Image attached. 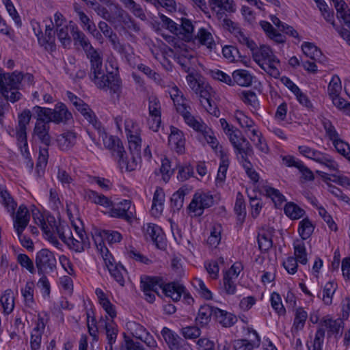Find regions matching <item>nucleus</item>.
<instances>
[{"label": "nucleus", "instance_id": "1", "mask_svg": "<svg viewBox=\"0 0 350 350\" xmlns=\"http://www.w3.org/2000/svg\"><path fill=\"white\" fill-rule=\"evenodd\" d=\"M90 70L89 77L94 85L99 89L109 90L111 94L118 96L121 93L122 80L118 74V68L115 71L104 72L103 66V57L101 55L90 60Z\"/></svg>", "mask_w": 350, "mask_h": 350}, {"label": "nucleus", "instance_id": "2", "mask_svg": "<svg viewBox=\"0 0 350 350\" xmlns=\"http://www.w3.org/2000/svg\"><path fill=\"white\" fill-rule=\"evenodd\" d=\"M0 202L6 208L8 211L11 213L14 219V228L15 231L18 233L23 232L30 219V215L27 208L25 205L21 204L18 207L16 214L14 215L17 204L7 190L0 191Z\"/></svg>", "mask_w": 350, "mask_h": 350}, {"label": "nucleus", "instance_id": "3", "mask_svg": "<svg viewBox=\"0 0 350 350\" xmlns=\"http://www.w3.org/2000/svg\"><path fill=\"white\" fill-rule=\"evenodd\" d=\"M74 228L77 237L80 239V241L74 238L69 226L64 225L55 226V231L58 234L59 237L70 249L77 252H81L85 249L90 248L91 244L85 232L75 225Z\"/></svg>", "mask_w": 350, "mask_h": 350}, {"label": "nucleus", "instance_id": "4", "mask_svg": "<svg viewBox=\"0 0 350 350\" xmlns=\"http://www.w3.org/2000/svg\"><path fill=\"white\" fill-rule=\"evenodd\" d=\"M21 75L18 71L5 73L0 68V93L5 100L14 103L19 100L22 94L18 91V82Z\"/></svg>", "mask_w": 350, "mask_h": 350}, {"label": "nucleus", "instance_id": "5", "mask_svg": "<svg viewBox=\"0 0 350 350\" xmlns=\"http://www.w3.org/2000/svg\"><path fill=\"white\" fill-rule=\"evenodd\" d=\"M69 100L80 111L84 118L92 125L100 133L103 134V129L101 122L97 119L94 112L89 107L88 105L71 92H67Z\"/></svg>", "mask_w": 350, "mask_h": 350}, {"label": "nucleus", "instance_id": "6", "mask_svg": "<svg viewBox=\"0 0 350 350\" xmlns=\"http://www.w3.org/2000/svg\"><path fill=\"white\" fill-rule=\"evenodd\" d=\"M129 147L131 154V159L128 160L125 156L126 152L124 150L122 157L120 161H118L120 168H125L126 171L131 172L135 170L137 165L141 161V142L142 139L137 137L136 139L128 138Z\"/></svg>", "mask_w": 350, "mask_h": 350}, {"label": "nucleus", "instance_id": "7", "mask_svg": "<svg viewBox=\"0 0 350 350\" xmlns=\"http://www.w3.org/2000/svg\"><path fill=\"white\" fill-rule=\"evenodd\" d=\"M214 204V198L208 192L198 191L195 193L188 206V210L192 217L201 216L205 208H208Z\"/></svg>", "mask_w": 350, "mask_h": 350}, {"label": "nucleus", "instance_id": "8", "mask_svg": "<svg viewBox=\"0 0 350 350\" xmlns=\"http://www.w3.org/2000/svg\"><path fill=\"white\" fill-rule=\"evenodd\" d=\"M70 32L72 35L75 44H79L83 48L89 60L101 55L100 53L92 46L89 39L77 25H70Z\"/></svg>", "mask_w": 350, "mask_h": 350}, {"label": "nucleus", "instance_id": "9", "mask_svg": "<svg viewBox=\"0 0 350 350\" xmlns=\"http://www.w3.org/2000/svg\"><path fill=\"white\" fill-rule=\"evenodd\" d=\"M161 282L162 280L157 277L145 276L141 278L140 287L147 301L153 303L155 300V295L161 296Z\"/></svg>", "mask_w": 350, "mask_h": 350}, {"label": "nucleus", "instance_id": "10", "mask_svg": "<svg viewBox=\"0 0 350 350\" xmlns=\"http://www.w3.org/2000/svg\"><path fill=\"white\" fill-rule=\"evenodd\" d=\"M35 261L40 274L52 272L56 267V258L48 249H42L38 252Z\"/></svg>", "mask_w": 350, "mask_h": 350}, {"label": "nucleus", "instance_id": "11", "mask_svg": "<svg viewBox=\"0 0 350 350\" xmlns=\"http://www.w3.org/2000/svg\"><path fill=\"white\" fill-rule=\"evenodd\" d=\"M131 202L124 200L120 202L110 206L109 215L111 217L120 218L129 223L132 221L133 215L131 211Z\"/></svg>", "mask_w": 350, "mask_h": 350}, {"label": "nucleus", "instance_id": "12", "mask_svg": "<svg viewBox=\"0 0 350 350\" xmlns=\"http://www.w3.org/2000/svg\"><path fill=\"white\" fill-rule=\"evenodd\" d=\"M105 265L111 275V276L121 286L124 284V274L126 270L120 263H116L114 261L111 254L109 256L103 258Z\"/></svg>", "mask_w": 350, "mask_h": 350}, {"label": "nucleus", "instance_id": "13", "mask_svg": "<svg viewBox=\"0 0 350 350\" xmlns=\"http://www.w3.org/2000/svg\"><path fill=\"white\" fill-rule=\"evenodd\" d=\"M50 124L45 121L36 122L33 131V137L38 140L46 146H49L51 143V137L49 134Z\"/></svg>", "mask_w": 350, "mask_h": 350}, {"label": "nucleus", "instance_id": "14", "mask_svg": "<svg viewBox=\"0 0 350 350\" xmlns=\"http://www.w3.org/2000/svg\"><path fill=\"white\" fill-rule=\"evenodd\" d=\"M103 129L104 128L103 127ZM97 132L99 136L103 138L105 147L111 150L113 154L118 158V161H120V159L122 157V152H124V147L120 139L111 135L108 137L105 129H103V134L100 133L98 131Z\"/></svg>", "mask_w": 350, "mask_h": 350}, {"label": "nucleus", "instance_id": "15", "mask_svg": "<svg viewBox=\"0 0 350 350\" xmlns=\"http://www.w3.org/2000/svg\"><path fill=\"white\" fill-rule=\"evenodd\" d=\"M72 119V115L63 103H57L52 109V117L50 120L55 124H66Z\"/></svg>", "mask_w": 350, "mask_h": 350}, {"label": "nucleus", "instance_id": "16", "mask_svg": "<svg viewBox=\"0 0 350 350\" xmlns=\"http://www.w3.org/2000/svg\"><path fill=\"white\" fill-rule=\"evenodd\" d=\"M144 236L146 240L152 241L158 247L163 245V233L162 229L154 224H147L144 227Z\"/></svg>", "mask_w": 350, "mask_h": 350}, {"label": "nucleus", "instance_id": "17", "mask_svg": "<svg viewBox=\"0 0 350 350\" xmlns=\"http://www.w3.org/2000/svg\"><path fill=\"white\" fill-rule=\"evenodd\" d=\"M184 291L185 286L182 284L176 282L163 284L162 282L160 293H161L166 297H170L174 301H178L180 300Z\"/></svg>", "mask_w": 350, "mask_h": 350}, {"label": "nucleus", "instance_id": "18", "mask_svg": "<svg viewBox=\"0 0 350 350\" xmlns=\"http://www.w3.org/2000/svg\"><path fill=\"white\" fill-rule=\"evenodd\" d=\"M161 334L170 350H176L186 341L177 333L167 327L162 329Z\"/></svg>", "mask_w": 350, "mask_h": 350}, {"label": "nucleus", "instance_id": "19", "mask_svg": "<svg viewBox=\"0 0 350 350\" xmlns=\"http://www.w3.org/2000/svg\"><path fill=\"white\" fill-rule=\"evenodd\" d=\"M248 332L252 333L254 339L250 340L246 339L236 340L233 344L234 350H253L255 347H259L260 338L256 331L248 329Z\"/></svg>", "mask_w": 350, "mask_h": 350}, {"label": "nucleus", "instance_id": "20", "mask_svg": "<svg viewBox=\"0 0 350 350\" xmlns=\"http://www.w3.org/2000/svg\"><path fill=\"white\" fill-rule=\"evenodd\" d=\"M98 28L104 36L109 40L114 50L119 53H124V46L120 43L116 33L112 31L111 28L105 22L100 21L98 23Z\"/></svg>", "mask_w": 350, "mask_h": 350}, {"label": "nucleus", "instance_id": "21", "mask_svg": "<svg viewBox=\"0 0 350 350\" xmlns=\"http://www.w3.org/2000/svg\"><path fill=\"white\" fill-rule=\"evenodd\" d=\"M334 8L336 10V16L338 19L347 26L350 31V10L343 0H332Z\"/></svg>", "mask_w": 350, "mask_h": 350}, {"label": "nucleus", "instance_id": "22", "mask_svg": "<svg viewBox=\"0 0 350 350\" xmlns=\"http://www.w3.org/2000/svg\"><path fill=\"white\" fill-rule=\"evenodd\" d=\"M215 310H216V308L210 305L201 306L196 318L197 324L201 327L207 325L211 319V317H215Z\"/></svg>", "mask_w": 350, "mask_h": 350}, {"label": "nucleus", "instance_id": "23", "mask_svg": "<svg viewBox=\"0 0 350 350\" xmlns=\"http://www.w3.org/2000/svg\"><path fill=\"white\" fill-rule=\"evenodd\" d=\"M273 233L274 229L273 228H267L266 230L262 229L261 232L258 234V243L261 251L267 252L272 247Z\"/></svg>", "mask_w": 350, "mask_h": 350}, {"label": "nucleus", "instance_id": "24", "mask_svg": "<svg viewBox=\"0 0 350 350\" xmlns=\"http://www.w3.org/2000/svg\"><path fill=\"white\" fill-rule=\"evenodd\" d=\"M208 3L211 9L217 12V14L235 12L233 0H209Z\"/></svg>", "mask_w": 350, "mask_h": 350}, {"label": "nucleus", "instance_id": "25", "mask_svg": "<svg viewBox=\"0 0 350 350\" xmlns=\"http://www.w3.org/2000/svg\"><path fill=\"white\" fill-rule=\"evenodd\" d=\"M194 27L191 21L187 18H182L181 24L178 25L176 35L186 42H189L193 38V31Z\"/></svg>", "mask_w": 350, "mask_h": 350}, {"label": "nucleus", "instance_id": "26", "mask_svg": "<svg viewBox=\"0 0 350 350\" xmlns=\"http://www.w3.org/2000/svg\"><path fill=\"white\" fill-rule=\"evenodd\" d=\"M214 317L217 321L226 327L232 326L237 321L235 315L218 308H216V310H215Z\"/></svg>", "mask_w": 350, "mask_h": 350}, {"label": "nucleus", "instance_id": "27", "mask_svg": "<svg viewBox=\"0 0 350 350\" xmlns=\"http://www.w3.org/2000/svg\"><path fill=\"white\" fill-rule=\"evenodd\" d=\"M191 188L185 185L181 187L171 197V206L174 210H180L184 202V198L191 191Z\"/></svg>", "mask_w": 350, "mask_h": 350}, {"label": "nucleus", "instance_id": "28", "mask_svg": "<svg viewBox=\"0 0 350 350\" xmlns=\"http://www.w3.org/2000/svg\"><path fill=\"white\" fill-rule=\"evenodd\" d=\"M252 76L245 70H236L232 72L233 85L237 83L240 86H250L252 83Z\"/></svg>", "mask_w": 350, "mask_h": 350}, {"label": "nucleus", "instance_id": "29", "mask_svg": "<svg viewBox=\"0 0 350 350\" xmlns=\"http://www.w3.org/2000/svg\"><path fill=\"white\" fill-rule=\"evenodd\" d=\"M59 148L62 150H68L76 142V134L72 131H67L59 135L57 138Z\"/></svg>", "mask_w": 350, "mask_h": 350}, {"label": "nucleus", "instance_id": "30", "mask_svg": "<svg viewBox=\"0 0 350 350\" xmlns=\"http://www.w3.org/2000/svg\"><path fill=\"white\" fill-rule=\"evenodd\" d=\"M195 39L198 40L200 44L206 46L211 51L215 49L216 43L213 35L204 28H200L198 30Z\"/></svg>", "mask_w": 350, "mask_h": 350}, {"label": "nucleus", "instance_id": "31", "mask_svg": "<svg viewBox=\"0 0 350 350\" xmlns=\"http://www.w3.org/2000/svg\"><path fill=\"white\" fill-rule=\"evenodd\" d=\"M85 197L90 202L107 208L112 205V202L107 197L93 190L86 191Z\"/></svg>", "mask_w": 350, "mask_h": 350}, {"label": "nucleus", "instance_id": "32", "mask_svg": "<svg viewBox=\"0 0 350 350\" xmlns=\"http://www.w3.org/2000/svg\"><path fill=\"white\" fill-rule=\"evenodd\" d=\"M275 56V55L273 53L271 49L269 46L263 45L260 48H258L256 51L254 53V55L252 57L254 60L260 66L262 62H265Z\"/></svg>", "mask_w": 350, "mask_h": 350}, {"label": "nucleus", "instance_id": "33", "mask_svg": "<svg viewBox=\"0 0 350 350\" xmlns=\"http://www.w3.org/2000/svg\"><path fill=\"white\" fill-rule=\"evenodd\" d=\"M294 254L295 258L302 265L308 262L307 252L303 239H296L293 242Z\"/></svg>", "mask_w": 350, "mask_h": 350}, {"label": "nucleus", "instance_id": "34", "mask_svg": "<svg viewBox=\"0 0 350 350\" xmlns=\"http://www.w3.org/2000/svg\"><path fill=\"white\" fill-rule=\"evenodd\" d=\"M280 64V60L278 59L276 56L271 57L269 60L262 62L260 67L264 70L267 73H268L270 76L278 78L280 72L279 69L277 67V65Z\"/></svg>", "mask_w": 350, "mask_h": 350}, {"label": "nucleus", "instance_id": "35", "mask_svg": "<svg viewBox=\"0 0 350 350\" xmlns=\"http://www.w3.org/2000/svg\"><path fill=\"white\" fill-rule=\"evenodd\" d=\"M322 326L328 329L329 332L336 334V336L339 335L340 336L342 335L340 329L344 327V322L341 319H337L336 320L329 319L323 321Z\"/></svg>", "mask_w": 350, "mask_h": 350}, {"label": "nucleus", "instance_id": "36", "mask_svg": "<svg viewBox=\"0 0 350 350\" xmlns=\"http://www.w3.org/2000/svg\"><path fill=\"white\" fill-rule=\"evenodd\" d=\"M1 304L5 314H10L14 308V299L12 295V291L7 289L0 298Z\"/></svg>", "mask_w": 350, "mask_h": 350}, {"label": "nucleus", "instance_id": "37", "mask_svg": "<svg viewBox=\"0 0 350 350\" xmlns=\"http://www.w3.org/2000/svg\"><path fill=\"white\" fill-rule=\"evenodd\" d=\"M303 53L314 60L320 59L322 56L321 50L312 42H304L301 45Z\"/></svg>", "mask_w": 350, "mask_h": 350}, {"label": "nucleus", "instance_id": "38", "mask_svg": "<svg viewBox=\"0 0 350 350\" xmlns=\"http://www.w3.org/2000/svg\"><path fill=\"white\" fill-rule=\"evenodd\" d=\"M298 150L303 156L312 159L317 163H319L321 160H322L323 157L325 154L307 146H299L298 147Z\"/></svg>", "mask_w": 350, "mask_h": 350}, {"label": "nucleus", "instance_id": "39", "mask_svg": "<svg viewBox=\"0 0 350 350\" xmlns=\"http://www.w3.org/2000/svg\"><path fill=\"white\" fill-rule=\"evenodd\" d=\"M314 226L308 218H304L299 222L298 232L301 239L306 240L312 234Z\"/></svg>", "mask_w": 350, "mask_h": 350}, {"label": "nucleus", "instance_id": "40", "mask_svg": "<svg viewBox=\"0 0 350 350\" xmlns=\"http://www.w3.org/2000/svg\"><path fill=\"white\" fill-rule=\"evenodd\" d=\"M325 328L319 327L315 334L314 339L307 343L308 350H322V345L325 338Z\"/></svg>", "mask_w": 350, "mask_h": 350}, {"label": "nucleus", "instance_id": "41", "mask_svg": "<svg viewBox=\"0 0 350 350\" xmlns=\"http://www.w3.org/2000/svg\"><path fill=\"white\" fill-rule=\"evenodd\" d=\"M284 213L292 219H298L301 217L305 211L293 202L287 203L284 208Z\"/></svg>", "mask_w": 350, "mask_h": 350}, {"label": "nucleus", "instance_id": "42", "mask_svg": "<svg viewBox=\"0 0 350 350\" xmlns=\"http://www.w3.org/2000/svg\"><path fill=\"white\" fill-rule=\"evenodd\" d=\"M182 116L183 117L186 124L196 131L201 133L202 131H204V129H206L207 126L202 122L199 121L198 119L193 117L191 114L190 110L185 113L183 115H182Z\"/></svg>", "mask_w": 350, "mask_h": 350}, {"label": "nucleus", "instance_id": "43", "mask_svg": "<svg viewBox=\"0 0 350 350\" xmlns=\"http://www.w3.org/2000/svg\"><path fill=\"white\" fill-rule=\"evenodd\" d=\"M239 221H243L246 215V208L243 196L241 192L237 194L236 202L234 208Z\"/></svg>", "mask_w": 350, "mask_h": 350}, {"label": "nucleus", "instance_id": "44", "mask_svg": "<svg viewBox=\"0 0 350 350\" xmlns=\"http://www.w3.org/2000/svg\"><path fill=\"white\" fill-rule=\"evenodd\" d=\"M224 259L223 257L219 258L215 260H211L204 263V267L213 279H217L218 278V273L219 271V264H224Z\"/></svg>", "mask_w": 350, "mask_h": 350}, {"label": "nucleus", "instance_id": "45", "mask_svg": "<svg viewBox=\"0 0 350 350\" xmlns=\"http://www.w3.org/2000/svg\"><path fill=\"white\" fill-rule=\"evenodd\" d=\"M33 111L37 116L36 122H39V120H40L45 121V122H47L48 124L52 122V120H50L52 117V109L36 105L33 108Z\"/></svg>", "mask_w": 350, "mask_h": 350}, {"label": "nucleus", "instance_id": "46", "mask_svg": "<svg viewBox=\"0 0 350 350\" xmlns=\"http://www.w3.org/2000/svg\"><path fill=\"white\" fill-rule=\"evenodd\" d=\"M116 16L123 22L129 28L133 29L134 31H138L139 27L135 23L131 17L120 7L116 8Z\"/></svg>", "mask_w": 350, "mask_h": 350}, {"label": "nucleus", "instance_id": "47", "mask_svg": "<svg viewBox=\"0 0 350 350\" xmlns=\"http://www.w3.org/2000/svg\"><path fill=\"white\" fill-rule=\"evenodd\" d=\"M165 194L163 189L157 188L154 193L152 211H156L157 213H161L163 211V205L164 202Z\"/></svg>", "mask_w": 350, "mask_h": 350}, {"label": "nucleus", "instance_id": "48", "mask_svg": "<svg viewBox=\"0 0 350 350\" xmlns=\"http://www.w3.org/2000/svg\"><path fill=\"white\" fill-rule=\"evenodd\" d=\"M125 131L127 138L136 139L139 137L140 129L138 124L131 119H127L124 122Z\"/></svg>", "mask_w": 350, "mask_h": 350}, {"label": "nucleus", "instance_id": "49", "mask_svg": "<svg viewBox=\"0 0 350 350\" xmlns=\"http://www.w3.org/2000/svg\"><path fill=\"white\" fill-rule=\"evenodd\" d=\"M137 69L147 76V77L153 80L156 83L159 85L162 84L163 80L161 75L152 70L149 66L144 64H138Z\"/></svg>", "mask_w": 350, "mask_h": 350}, {"label": "nucleus", "instance_id": "50", "mask_svg": "<svg viewBox=\"0 0 350 350\" xmlns=\"http://www.w3.org/2000/svg\"><path fill=\"white\" fill-rule=\"evenodd\" d=\"M92 238L96 248L102 255L103 258H104V257L109 256L111 254H109V250L103 242V240L105 239V238L101 234V230L96 232L94 235H92Z\"/></svg>", "mask_w": 350, "mask_h": 350}, {"label": "nucleus", "instance_id": "51", "mask_svg": "<svg viewBox=\"0 0 350 350\" xmlns=\"http://www.w3.org/2000/svg\"><path fill=\"white\" fill-rule=\"evenodd\" d=\"M240 98L244 103L250 105L255 109H257L259 105L257 96L255 92L252 91L247 90L241 92L240 93Z\"/></svg>", "mask_w": 350, "mask_h": 350}, {"label": "nucleus", "instance_id": "52", "mask_svg": "<svg viewBox=\"0 0 350 350\" xmlns=\"http://www.w3.org/2000/svg\"><path fill=\"white\" fill-rule=\"evenodd\" d=\"M126 254L129 258L133 259L137 262H141V263H143L145 265H149L152 262L151 260H150L146 256H144L139 252L137 251L133 247H130L129 248L126 249Z\"/></svg>", "mask_w": 350, "mask_h": 350}, {"label": "nucleus", "instance_id": "53", "mask_svg": "<svg viewBox=\"0 0 350 350\" xmlns=\"http://www.w3.org/2000/svg\"><path fill=\"white\" fill-rule=\"evenodd\" d=\"M334 148L336 151L345 157L350 162V146L349 145L340 139V138L336 139L332 142Z\"/></svg>", "mask_w": 350, "mask_h": 350}, {"label": "nucleus", "instance_id": "54", "mask_svg": "<svg viewBox=\"0 0 350 350\" xmlns=\"http://www.w3.org/2000/svg\"><path fill=\"white\" fill-rule=\"evenodd\" d=\"M237 279H234L232 276H228L224 273L223 288L228 295H234L237 291Z\"/></svg>", "mask_w": 350, "mask_h": 350}, {"label": "nucleus", "instance_id": "55", "mask_svg": "<svg viewBox=\"0 0 350 350\" xmlns=\"http://www.w3.org/2000/svg\"><path fill=\"white\" fill-rule=\"evenodd\" d=\"M308 314L303 308H299L296 310L295 317L293 323V327L297 330L304 328L305 322L307 319Z\"/></svg>", "mask_w": 350, "mask_h": 350}, {"label": "nucleus", "instance_id": "56", "mask_svg": "<svg viewBox=\"0 0 350 350\" xmlns=\"http://www.w3.org/2000/svg\"><path fill=\"white\" fill-rule=\"evenodd\" d=\"M341 89L342 86L339 77L338 76H334L327 88L328 94L330 98L340 95Z\"/></svg>", "mask_w": 350, "mask_h": 350}, {"label": "nucleus", "instance_id": "57", "mask_svg": "<svg viewBox=\"0 0 350 350\" xmlns=\"http://www.w3.org/2000/svg\"><path fill=\"white\" fill-rule=\"evenodd\" d=\"M192 284L202 297L206 299H212V293L211 291L206 288L205 284L201 279H195Z\"/></svg>", "mask_w": 350, "mask_h": 350}, {"label": "nucleus", "instance_id": "58", "mask_svg": "<svg viewBox=\"0 0 350 350\" xmlns=\"http://www.w3.org/2000/svg\"><path fill=\"white\" fill-rule=\"evenodd\" d=\"M271 304L273 310L280 315L284 314L286 310L282 303L280 295L273 292L271 295Z\"/></svg>", "mask_w": 350, "mask_h": 350}, {"label": "nucleus", "instance_id": "59", "mask_svg": "<svg viewBox=\"0 0 350 350\" xmlns=\"http://www.w3.org/2000/svg\"><path fill=\"white\" fill-rule=\"evenodd\" d=\"M148 111L150 116L161 117V104L159 99L154 96L149 97Z\"/></svg>", "mask_w": 350, "mask_h": 350}, {"label": "nucleus", "instance_id": "60", "mask_svg": "<svg viewBox=\"0 0 350 350\" xmlns=\"http://www.w3.org/2000/svg\"><path fill=\"white\" fill-rule=\"evenodd\" d=\"M322 124L329 139L333 142L339 138V135L331 121L327 118L322 120Z\"/></svg>", "mask_w": 350, "mask_h": 350}, {"label": "nucleus", "instance_id": "61", "mask_svg": "<svg viewBox=\"0 0 350 350\" xmlns=\"http://www.w3.org/2000/svg\"><path fill=\"white\" fill-rule=\"evenodd\" d=\"M241 142H239L234 148L237 150L238 153L245 157L251 156L253 154V149L250 142L245 138H241Z\"/></svg>", "mask_w": 350, "mask_h": 350}, {"label": "nucleus", "instance_id": "62", "mask_svg": "<svg viewBox=\"0 0 350 350\" xmlns=\"http://www.w3.org/2000/svg\"><path fill=\"white\" fill-rule=\"evenodd\" d=\"M335 290L336 284L334 282H329L325 285L323 291L322 299L325 304L329 305L332 304V295L334 293Z\"/></svg>", "mask_w": 350, "mask_h": 350}, {"label": "nucleus", "instance_id": "63", "mask_svg": "<svg viewBox=\"0 0 350 350\" xmlns=\"http://www.w3.org/2000/svg\"><path fill=\"white\" fill-rule=\"evenodd\" d=\"M180 334L185 339H195L200 336L201 331L197 326H187L180 329Z\"/></svg>", "mask_w": 350, "mask_h": 350}, {"label": "nucleus", "instance_id": "64", "mask_svg": "<svg viewBox=\"0 0 350 350\" xmlns=\"http://www.w3.org/2000/svg\"><path fill=\"white\" fill-rule=\"evenodd\" d=\"M33 283L27 282L24 288L21 289V293L24 297L26 304L30 306L33 303Z\"/></svg>", "mask_w": 350, "mask_h": 350}]
</instances>
